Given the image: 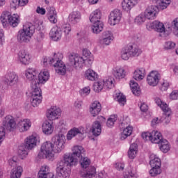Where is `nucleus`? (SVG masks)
I'll return each mask as SVG.
<instances>
[{
	"label": "nucleus",
	"instance_id": "1",
	"mask_svg": "<svg viewBox=\"0 0 178 178\" xmlns=\"http://www.w3.org/2000/svg\"><path fill=\"white\" fill-rule=\"evenodd\" d=\"M66 144V136L60 134L52 138V142L46 141L40 147L38 156L40 159L45 158L48 161H54L55 154H60L65 149Z\"/></svg>",
	"mask_w": 178,
	"mask_h": 178
},
{
	"label": "nucleus",
	"instance_id": "2",
	"mask_svg": "<svg viewBox=\"0 0 178 178\" xmlns=\"http://www.w3.org/2000/svg\"><path fill=\"white\" fill-rule=\"evenodd\" d=\"M83 56L76 53H68L67 58L71 65L75 69H80L87 65L91 66L94 62V55L87 49H83L82 52Z\"/></svg>",
	"mask_w": 178,
	"mask_h": 178
},
{
	"label": "nucleus",
	"instance_id": "3",
	"mask_svg": "<svg viewBox=\"0 0 178 178\" xmlns=\"http://www.w3.org/2000/svg\"><path fill=\"white\" fill-rule=\"evenodd\" d=\"M35 33V26L30 22H26L17 34V41L19 44H29Z\"/></svg>",
	"mask_w": 178,
	"mask_h": 178
},
{
	"label": "nucleus",
	"instance_id": "4",
	"mask_svg": "<svg viewBox=\"0 0 178 178\" xmlns=\"http://www.w3.org/2000/svg\"><path fill=\"white\" fill-rule=\"evenodd\" d=\"M62 59H63V54L58 52L49 57V63L53 65L56 73L59 76H65L66 74V65Z\"/></svg>",
	"mask_w": 178,
	"mask_h": 178
},
{
	"label": "nucleus",
	"instance_id": "5",
	"mask_svg": "<svg viewBox=\"0 0 178 178\" xmlns=\"http://www.w3.org/2000/svg\"><path fill=\"white\" fill-rule=\"evenodd\" d=\"M141 136L145 141H150L152 144H161L164 139L162 133L158 130L143 132Z\"/></svg>",
	"mask_w": 178,
	"mask_h": 178
},
{
	"label": "nucleus",
	"instance_id": "6",
	"mask_svg": "<svg viewBox=\"0 0 178 178\" xmlns=\"http://www.w3.org/2000/svg\"><path fill=\"white\" fill-rule=\"evenodd\" d=\"M155 104H156L157 106L163 111V118H161L162 122L164 123H169L170 122V116L172 115V110L169 108V106L166 102L161 99L159 97H156L154 99Z\"/></svg>",
	"mask_w": 178,
	"mask_h": 178
},
{
	"label": "nucleus",
	"instance_id": "7",
	"mask_svg": "<svg viewBox=\"0 0 178 178\" xmlns=\"http://www.w3.org/2000/svg\"><path fill=\"white\" fill-rule=\"evenodd\" d=\"M1 22L3 26L6 27L8 23L12 27H17L19 23H20V17L17 14L9 15V13H3L1 16Z\"/></svg>",
	"mask_w": 178,
	"mask_h": 178
},
{
	"label": "nucleus",
	"instance_id": "8",
	"mask_svg": "<svg viewBox=\"0 0 178 178\" xmlns=\"http://www.w3.org/2000/svg\"><path fill=\"white\" fill-rule=\"evenodd\" d=\"M141 49L137 46H129L121 51V58L123 60H129L130 58L141 55Z\"/></svg>",
	"mask_w": 178,
	"mask_h": 178
},
{
	"label": "nucleus",
	"instance_id": "9",
	"mask_svg": "<svg viewBox=\"0 0 178 178\" xmlns=\"http://www.w3.org/2000/svg\"><path fill=\"white\" fill-rule=\"evenodd\" d=\"M146 29L148 31H152V30H154L156 31V33H159L160 35L166 37V28H165V24L159 20L147 23Z\"/></svg>",
	"mask_w": 178,
	"mask_h": 178
},
{
	"label": "nucleus",
	"instance_id": "10",
	"mask_svg": "<svg viewBox=\"0 0 178 178\" xmlns=\"http://www.w3.org/2000/svg\"><path fill=\"white\" fill-rule=\"evenodd\" d=\"M58 163H62L63 166L70 168L79 165V159L72 154V153H65L63 156V159L58 161Z\"/></svg>",
	"mask_w": 178,
	"mask_h": 178
},
{
	"label": "nucleus",
	"instance_id": "11",
	"mask_svg": "<svg viewBox=\"0 0 178 178\" xmlns=\"http://www.w3.org/2000/svg\"><path fill=\"white\" fill-rule=\"evenodd\" d=\"M32 90L31 104L32 106L35 108V106H38L41 104L42 95H41V88L40 87L37 86H32Z\"/></svg>",
	"mask_w": 178,
	"mask_h": 178
},
{
	"label": "nucleus",
	"instance_id": "12",
	"mask_svg": "<svg viewBox=\"0 0 178 178\" xmlns=\"http://www.w3.org/2000/svg\"><path fill=\"white\" fill-rule=\"evenodd\" d=\"M84 134H86V129H84V127H73L68 131L66 138L67 141H70L72 139L74 138L76 136H79V140H83L85 137Z\"/></svg>",
	"mask_w": 178,
	"mask_h": 178
},
{
	"label": "nucleus",
	"instance_id": "13",
	"mask_svg": "<svg viewBox=\"0 0 178 178\" xmlns=\"http://www.w3.org/2000/svg\"><path fill=\"white\" fill-rule=\"evenodd\" d=\"M61 115L62 110L56 106H52L46 113V116L50 121L58 120Z\"/></svg>",
	"mask_w": 178,
	"mask_h": 178
},
{
	"label": "nucleus",
	"instance_id": "14",
	"mask_svg": "<svg viewBox=\"0 0 178 178\" xmlns=\"http://www.w3.org/2000/svg\"><path fill=\"white\" fill-rule=\"evenodd\" d=\"M3 83L8 87H13L19 83V76L14 72H9L6 74L3 79Z\"/></svg>",
	"mask_w": 178,
	"mask_h": 178
},
{
	"label": "nucleus",
	"instance_id": "15",
	"mask_svg": "<svg viewBox=\"0 0 178 178\" xmlns=\"http://www.w3.org/2000/svg\"><path fill=\"white\" fill-rule=\"evenodd\" d=\"M24 76L28 81H31L34 85L31 87H37V80L38 77V71L35 68H28L24 71Z\"/></svg>",
	"mask_w": 178,
	"mask_h": 178
},
{
	"label": "nucleus",
	"instance_id": "16",
	"mask_svg": "<svg viewBox=\"0 0 178 178\" xmlns=\"http://www.w3.org/2000/svg\"><path fill=\"white\" fill-rule=\"evenodd\" d=\"M5 130L8 131H13L15 129H17L16 126V120L14 117L8 115L3 119V127Z\"/></svg>",
	"mask_w": 178,
	"mask_h": 178
},
{
	"label": "nucleus",
	"instance_id": "17",
	"mask_svg": "<svg viewBox=\"0 0 178 178\" xmlns=\"http://www.w3.org/2000/svg\"><path fill=\"white\" fill-rule=\"evenodd\" d=\"M40 136L36 133L33 134L25 139V145L26 146L27 149H33V148H35L37 145L40 144Z\"/></svg>",
	"mask_w": 178,
	"mask_h": 178
},
{
	"label": "nucleus",
	"instance_id": "18",
	"mask_svg": "<svg viewBox=\"0 0 178 178\" xmlns=\"http://www.w3.org/2000/svg\"><path fill=\"white\" fill-rule=\"evenodd\" d=\"M31 126H33L31 120L22 118L19 120L17 124V130H18L19 133H26V131H29V130L31 129Z\"/></svg>",
	"mask_w": 178,
	"mask_h": 178
},
{
	"label": "nucleus",
	"instance_id": "19",
	"mask_svg": "<svg viewBox=\"0 0 178 178\" xmlns=\"http://www.w3.org/2000/svg\"><path fill=\"white\" fill-rule=\"evenodd\" d=\"M120 20H122V11H120V10L115 9L111 12L108 15V24H110V26L119 24Z\"/></svg>",
	"mask_w": 178,
	"mask_h": 178
},
{
	"label": "nucleus",
	"instance_id": "20",
	"mask_svg": "<svg viewBox=\"0 0 178 178\" xmlns=\"http://www.w3.org/2000/svg\"><path fill=\"white\" fill-rule=\"evenodd\" d=\"M115 40V36H113V33L110 31H104L102 34V38L99 40V44L101 47H108Z\"/></svg>",
	"mask_w": 178,
	"mask_h": 178
},
{
	"label": "nucleus",
	"instance_id": "21",
	"mask_svg": "<svg viewBox=\"0 0 178 178\" xmlns=\"http://www.w3.org/2000/svg\"><path fill=\"white\" fill-rule=\"evenodd\" d=\"M72 169L66 165H63L62 163H57L56 172L59 178L70 177V172Z\"/></svg>",
	"mask_w": 178,
	"mask_h": 178
},
{
	"label": "nucleus",
	"instance_id": "22",
	"mask_svg": "<svg viewBox=\"0 0 178 178\" xmlns=\"http://www.w3.org/2000/svg\"><path fill=\"white\" fill-rule=\"evenodd\" d=\"M161 80V74L158 71H152L147 76V83L151 87H156Z\"/></svg>",
	"mask_w": 178,
	"mask_h": 178
},
{
	"label": "nucleus",
	"instance_id": "23",
	"mask_svg": "<svg viewBox=\"0 0 178 178\" xmlns=\"http://www.w3.org/2000/svg\"><path fill=\"white\" fill-rule=\"evenodd\" d=\"M17 59L21 65L27 66L30 65L32 59L31 54L26 50H20L17 54Z\"/></svg>",
	"mask_w": 178,
	"mask_h": 178
},
{
	"label": "nucleus",
	"instance_id": "24",
	"mask_svg": "<svg viewBox=\"0 0 178 178\" xmlns=\"http://www.w3.org/2000/svg\"><path fill=\"white\" fill-rule=\"evenodd\" d=\"M50 77L49 70L48 69H42L38 74L37 87H38L39 84H45Z\"/></svg>",
	"mask_w": 178,
	"mask_h": 178
},
{
	"label": "nucleus",
	"instance_id": "25",
	"mask_svg": "<svg viewBox=\"0 0 178 178\" xmlns=\"http://www.w3.org/2000/svg\"><path fill=\"white\" fill-rule=\"evenodd\" d=\"M158 9L156 6H148L143 15L148 20H154L158 16Z\"/></svg>",
	"mask_w": 178,
	"mask_h": 178
},
{
	"label": "nucleus",
	"instance_id": "26",
	"mask_svg": "<svg viewBox=\"0 0 178 178\" xmlns=\"http://www.w3.org/2000/svg\"><path fill=\"white\" fill-rule=\"evenodd\" d=\"M140 0H122L121 2V8L124 12H130L133 8L138 5Z\"/></svg>",
	"mask_w": 178,
	"mask_h": 178
},
{
	"label": "nucleus",
	"instance_id": "27",
	"mask_svg": "<svg viewBox=\"0 0 178 178\" xmlns=\"http://www.w3.org/2000/svg\"><path fill=\"white\" fill-rule=\"evenodd\" d=\"M47 16L49 22H50L51 24H56L58 23V12H56L55 8H48Z\"/></svg>",
	"mask_w": 178,
	"mask_h": 178
},
{
	"label": "nucleus",
	"instance_id": "28",
	"mask_svg": "<svg viewBox=\"0 0 178 178\" xmlns=\"http://www.w3.org/2000/svg\"><path fill=\"white\" fill-rule=\"evenodd\" d=\"M49 37L53 41H60L62 39V29L54 26L49 32Z\"/></svg>",
	"mask_w": 178,
	"mask_h": 178
},
{
	"label": "nucleus",
	"instance_id": "29",
	"mask_svg": "<svg viewBox=\"0 0 178 178\" xmlns=\"http://www.w3.org/2000/svg\"><path fill=\"white\" fill-rule=\"evenodd\" d=\"M38 175V178L53 177L54 173L51 172L49 166L47 165H43L40 167V169L39 170Z\"/></svg>",
	"mask_w": 178,
	"mask_h": 178
},
{
	"label": "nucleus",
	"instance_id": "30",
	"mask_svg": "<svg viewBox=\"0 0 178 178\" xmlns=\"http://www.w3.org/2000/svg\"><path fill=\"white\" fill-rule=\"evenodd\" d=\"M102 111V107L101 106V103L96 101L92 103V105L90 106L89 112L93 118H95V116H98L99 115V112Z\"/></svg>",
	"mask_w": 178,
	"mask_h": 178
},
{
	"label": "nucleus",
	"instance_id": "31",
	"mask_svg": "<svg viewBox=\"0 0 178 178\" xmlns=\"http://www.w3.org/2000/svg\"><path fill=\"white\" fill-rule=\"evenodd\" d=\"M54 123L49 122V121H45L42 124V131L45 136H51L54 133Z\"/></svg>",
	"mask_w": 178,
	"mask_h": 178
},
{
	"label": "nucleus",
	"instance_id": "32",
	"mask_svg": "<svg viewBox=\"0 0 178 178\" xmlns=\"http://www.w3.org/2000/svg\"><path fill=\"white\" fill-rule=\"evenodd\" d=\"M113 74L118 80H122L126 77V70L121 66H117L113 69Z\"/></svg>",
	"mask_w": 178,
	"mask_h": 178
},
{
	"label": "nucleus",
	"instance_id": "33",
	"mask_svg": "<svg viewBox=\"0 0 178 178\" xmlns=\"http://www.w3.org/2000/svg\"><path fill=\"white\" fill-rule=\"evenodd\" d=\"M101 17H102V12L101 11V9L97 8L90 13L89 20L90 23L102 22Z\"/></svg>",
	"mask_w": 178,
	"mask_h": 178
},
{
	"label": "nucleus",
	"instance_id": "34",
	"mask_svg": "<svg viewBox=\"0 0 178 178\" xmlns=\"http://www.w3.org/2000/svg\"><path fill=\"white\" fill-rule=\"evenodd\" d=\"M72 154L76 158H83V155L86 154V149L81 145H76L72 147Z\"/></svg>",
	"mask_w": 178,
	"mask_h": 178
},
{
	"label": "nucleus",
	"instance_id": "35",
	"mask_svg": "<svg viewBox=\"0 0 178 178\" xmlns=\"http://www.w3.org/2000/svg\"><path fill=\"white\" fill-rule=\"evenodd\" d=\"M68 20L71 24H77L81 20V13L79 11L72 12L68 17Z\"/></svg>",
	"mask_w": 178,
	"mask_h": 178
},
{
	"label": "nucleus",
	"instance_id": "36",
	"mask_svg": "<svg viewBox=\"0 0 178 178\" xmlns=\"http://www.w3.org/2000/svg\"><path fill=\"white\" fill-rule=\"evenodd\" d=\"M133 77L136 81L144 80V77H145V69L143 67L136 69L133 73Z\"/></svg>",
	"mask_w": 178,
	"mask_h": 178
},
{
	"label": "nucleus",
	"instance_id": "37",
	"mask_svg": "<svg viewBox=\"0 0 178 178\" xmlns=\"http://www.w3.org/2000/svg\"><path fill=\"white\" fill-rule=\"evenodd\" d=\"M84 77L89 81H95L98 79V73L92 69H88L84 73Z\"/></svg>",
	"mask_w": 178,
	"mask_h": 178
},
{
	"label": "nucleus",
	"instance_id": "38",
	"mask_svg": "<svg viewBox=\"0 0 178 178\" xmlns=\"http://www.w3.org/2000/svg\"><path fill=\"white\" fill-rule=\"evenodd\" d=\"M149 165L151 167H159L161 165V159L158 155L154 153H150L149 156Z\"/></svg>",
	"mask_w": 178,
	"mask_h": 178
},
{
	"label": "nucleus",
	"instance_id": "39",
	"mask_svg": "<svg viewBox=\"0 0 178 178\" xmlns=\"http://www.w3.org/2000/svg\"><path fill=\"white\" fill-rule=\"evenodd\" d=\"M90 131L95 136V137H98V136H101V133L102 131V127H101V123L99 121H95L92 124Z\"/></svg>",
	"mask_w": 178,
	"mask_h": 178
},
{
	"label": "nucleus",
	"instance_id": "40",
	"mask_svg": "<svg viewBox=\"0 0 178 178\" xmlns=\"http://www.w3.org/2000/svg\"><path fill=\"white\" fill-rule=\"evenodd\" d=\"M97 170L95 167L90 166L86 170L81 172V176L83 178L95 177Z\"/></svg>",
	"mask_w": 178,
	"mask_h": 178
},
{
	"label": "nucleus",
	"instance_id": "41",
	"mask_svg": "<svg viewBox=\"0 0 178 178\" xmlns=\"http://www.w3.org/2000/svg\"><path fill=\"white\" fill-rule=\"evenodd\" d=\"M23 166L17 165L11 170L10 178H20L23 175Z\"/></svg>",
	"mask_w": 178,
	"mask_h": 178
},
{
	"label": "nucleus",
	"instance_id": "42",
	"mask_svg": "<svg viewBox=\"0 0 178 178\" xmlns=\"http://www.w3.org/2000/svg\"><path fill=\"white\" fill-rule=\"evenodd\" d=\"M91 23V30L94 34H99V33L104 30V22H102V21Z\"/></svg>",
	"mask_w": 178,
	"mask_h": 178
},
{
	"label": "nucleus",
	"instance_id": "43",
	"mask_svg": "<svg viewBox=\"0 0 178 178\" xmlns=\"http://www.w3.org/2000/svg\"><path fill=\"white\" fill-rule=\"evenodd\" d=\"M172 3V0H156L157 9L159 10H165Z\"/></svg>",
	"mask_w": 178,
	"mask_h": 178
},
{
	"label": "nucleus",
	"instance_id": "44",
	"mask_svg": "<svg viewBox=\"0 0 178 178\" xmlns=\"http://www.w3.org/2000/svg\"><path fill=\"white\" fill-rule=\"evenodd\" d=\"M138 152V145L136 143H132L128 151V156L129 159H134L137 156Z\"/></svg>",
	"mask_w": 178,
	"mask_h": 178
},
{
	"label": "nucleus",
	"instance_id": "45",
	"mask_svg": "<svg viewBox=\"0 0 178 178\" xmlns=\"http://www.w3.org/2000/svg\"><path fill=\"white\" fill-rule=\"evenodd\" d=\"M114 99L118 102L120 106H124V105H126V96H124V95L120 91L115 92L114 95Z\"/></svg>",
	"mask_w": 178,
	"mask_h": 178
},
{
	"label": "nucleus",
	"instance_id": "46",
	"mask_svg": "<svg viewBox=\"0 0 178 178\" xmlns=\"http://www.w3.org/2000/svg\"><path fill=\"white\" fill-rule=\"evenodd\" d=\"M133 133V126L128 125L122 129L120 135L121 140H126L127 137H130Z\"/></svg>",
	"mask_w": 178,
	"mask_h": 178
},
{
	"label": "nucleus",
	"instance_id": "47",
	"mask_svg": "<svg viewBox=\"0 0 178 178\" xmlns=\"http://www.w3.org/2000/svg\"><path fill=\"white\" fill-rule=\"evenodd\" d=\"M27 146L22 144L18 147V156L20 159H26L27 155H29V151L27 150Z\"/></svg>",
	"mask_w": 178,
	"mask_h": 178
},
{
	"label": "nucleus",
	"instance_id": "48",
	"mask_svg": "<svg viewBox=\"0 0 178 178\" xmlns=\"http://www.w3.org/2000/svg\"><path fill=\"white\" fill-rule=\"evenodd\" d=\"M124 178H138L137 170L131 166H129L127 172L124 174Z\"/></svg>",
	"mask_w": 178,
	"mask_h": 178
},
{
	"label": "nucleus",
	"instance_id": "49",
	"mask_svg": "<svg viewBox=\"0 0 178 178\" xmlns=\"http://www.w3.org/2000/svg\"><path fill=\"white\" fill-rule=\"evenodd\" d=\"M129 86L134 95H140V94H141V89L140 88V86L137 82L131 80L129 83Z\"/></svg>",
	"mask_w": 178,
	"mask_h": 178
},
{
	"label": "nucleus",
	"instance_id": "50",
	"mask_svg": "<svg viewBox=\"0 0 178 178\" xmlns=\"http://www.w3.org/2000/svg\"><path fill=\"white\" fill-rule=\"evenodd\" d=\"M160 144V150L163 152L164 154H166L167 152H169L170 151V143L166 139H163Z\"/></svg>",
	"mask_w": 178,
	"mask_h": 178
},
{
	"label": "nucleus",
	"instance_id": "51",
	"mask_svg": "<svg viewBox=\"0 0 178 178\" xmlns=\"http://www.w3.org/2000/svg\"><path fill=\"white\" fill-rule=\"evenodd\" d=\"M104 88H105V86L103 79H99L93 84V90L95 92H101Z\"/></svg>",
	"mask_w": 178,
	"mask_h": 178
},
{
	"label": "nucleus",
	"instance_id": "52",
	"mask_svg": "<svg viewBox=\"0 0 178 178\" xmlns=\"http://www.w3.org/2000/svg\"><path fill=\"white\" fill-rule=\"evenodd\" d=\"M104 88L106 90H111L115 87V79L112 77H108L104 80Z\"/></svg>",
	"mask_w": 178,
	"mask_h": 178
},
{
	"label": "nucleus",
	"instance_id": "53",
	"mask_svg": "<svg viewBox=\"0 0 178 178\" xmlns=\"http://www.w3.org/2000/svg\"><path fill=\"white\" fill-rule=\"evenodd\" d=\"M44 44V38H42V35H39L33 44V48L35 49L40 50L42 48V45Z\"/></svg>",
	"mask_w": 178,
	"mask_h": 178
},
{
	"label": "nucleus",
	"instance_id": "54",
	"mask_svg": "<svg viewBox=\"0 0 178 178\" xmlns=\"http://www.w3.org/2000/svg\"><path fill=\"white\" fill-rule=\"evenodd\" d=\"M79 163L83 169H87L91 165V160L88 157H81Z\"/></svg>",
	"mask_w": 178,
	"mask_h": 178
},
{
	"label": "nucleus",
	"instance_id": "55",
	"mask_svg": "<svg viewBox=\"0 0 178 178\" xmlns=\"http://www.w3.org/2000/svg\"><path fill=\"white\" fill-rule=\"evenodd\" d=\"M8 163L9 166H11L12 168H16L19 163V159L17 156L10 157L8 160Z\"/></svg>",
	"mask_w": 178,
	"mask_h": 178
},
{
	"label": "nucleus",
	"instance_id": "56",
	"mask_svg": "<svg viewBox=\"0 0 178 178\" xmlns=\"http://www.w3.org/2000/svg\"><path fill=\"white\" fill-rule=\"evenodd\" d=\"M118 120V115H111L106 122L107 127H113L115 126V122Z\"/></svg>",
	"mask_w": 178,
	"mask_h": 178
},
{
	"label": "nucleus",
	"instance_id": "57",
	"mask_svg": "<svg viewBox=\"0 0 178 178\" xmlns=\"http://www.w3.org/2000/svg\"><path fill=\"white\" fill-rule=\"evenodd\" d=\"M146 19L147 18L145 17V15H144V14H140V15H138L137 17H136V18L134 19V23H135V24H137L138 26H141V24L145 23Z\"/></svg>",
	"mask_w": 178,
	"mask_h": 178
},
{
	"label": "nucleus",
	"instance_id": "58",
	"mask_svg": "<svg viewBox=\"0 0 178 178\" xmlns=\"http://www.w3.org/2000/svg\"><path fill=\"white\" fill-rule=\"evenodd\" d=\"M161 173H162L161 166L152 167V169L149 170V175L153 177L158 176V175H161Z\"/></svg>",
	"mask_w": 178,
	"mask_h": 178
},
{
	"label": "nucleus",
	"instance_id": "59",
	"mask_svg": "<svg viewBox=\"0 0 178 178\" xmlns=\"http://www.w3.org/2000/svg\"><path fill=\"white\" fill-rule=\"evenodd\" d=\"M172 26H173L172 33L176 35V37H178V17L175 18L172 21Z\"/></svg>",
	"mask_w": 178,
	"mask_h": 178
},
{
	"label": "nucleus",
	"instance_id": "60",
	"mask_svg": "<svg viewBox=\"0 0 178 178\" xmlns=\"http://www.w3.org/2000/svg\"><path fill=\"white\" fill-rule=\"evenodd\" d=\"M176 47V42L173 41H167L164 44L165 49H175Z\"/></svg>",
	"mask_w": 178,
	"mask_h": 178
},
{
	"label": "nucleus",
	"instance_id": "61",
	"mask_svg": "<svg viewBox=\"0 0 178 178\" xmlns=\"http://www.w3.org/2000/svg\"><path fill=\"white\" fill-rule=\"evenodd\" d=\"M169 99L171 101H177L178 99V90H172L169 96H168Z\"/></svg>",
	"mask_w": 178,
	"mask_h": 178
},
{
	"label": "nucleus",
	"instance_id": "62",
	"mask_svg": "<svg viewBox=\"0 0 178 178\" xmlns=\"http://www.w3.org/2000/svg\"><path fill=\"white\" fill-rule=\"evenodd\" d=\"M62 29L65 35H69V34H70V31H72V26L69 24H65L63 25Z\"/></svg>",
	"mask_w": 178,
	"mask_h": 178
},
{
	"label": "nucleus",
	"instance_id": "63",
	"mask_svg": "<svg viewBox=\"0 0 178 178\" xmlns=\"http://www.w3.org/2000/svg\"><path fill=\"white\" fill-rule=\"evenodd\" d=\"M10 6L11 9H14V10H16L19 6H20L19 0H10Z\"/></svg>",
	"mask_w": 178,
	"mask_h": 178
},
{
	"label": "nucleus",
	"instance_id": "64",
	"mask_svg": "<svg viewBox=\"0 0 178 178\" xmlns=\"http://www.w3.org/2000/svg\"><path fill=\"white\" fill-rule=\"evenodd\" d=\"M5 44V32L3 29H0V47H3Z\"/></svg>",
	"mask_w": 178,
	"mask_h": 178
}]
</instances>
